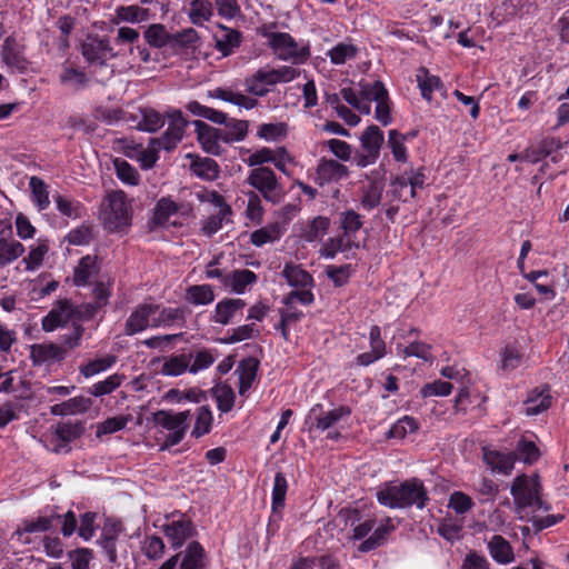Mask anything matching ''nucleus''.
I'll list each match as a JSON object with an SVG mask.
<instances>
[{
	"instance_id": "f257e3e1",
	"label": "nucleus",
	"mask_w": 569,
	"mask_h": 569,
	"mask_svg": "<svg viewBox=\"0 0 569 569\" xmlns=\"http://www.w3.org/2000/svg\"><path fill=\"white\" fill-rule=\"evenodd\" d=\"M376 497L380 505L391 509L411 506L422 509L428 500L423 483L416 478L401 483H385L377 490Z\"/></svg>"
},
{
	"instance_id": "f03ea898",
	"label": "nucleus",
	"mask_w": 569,
	"mask_h": 569,
	"mask_svg": "<svg viewBox=\"0 0 569 569\" xmlns=\"http://www.w3.org/2000/svg\"><path fill=\"white\" fill-rule=\"evenodd\" d=\"M258 33L266 39V44L279 60L300 64L310 58V48L307 43L296 41L287 32L277 31L274 23L261 26Z\"/></svg>"
},
{
	"instance_id": "7ed1b4c3",
	"label": "nucleus",
	"mask_w": 569,
	"mask_h": 569,
	"mask_svg": "<svg viewBox=\"0 0 569 569\" xmlns=\"http://www.w3.org/2000/svg\"><path fill=\"white\" fill-rule=\"evenodd\" d=\"M511 495L515 502V511L518 518L526 520L537 510L548 511L550 506L540 498V486L536 480H529L526 476H518L511 486Z\"/></svg>"
},
{
	"instance_id": "20e7f679",
	"label": "nucleus",
	"mask_w": 569,
	"mask_h": 569,
	"mask_svg": "<svg viewBox=\"0 0 569 569\" xmlns=\"http://www.w3.org/2000/svg\"><path fill=\"white\" fill-rule=\"evenodd\" d=\"M100 218L103 227L111 232H122L131 226L132 207L122 190L108 193Z\"/></svg>"
},
{
	"instance_id": "39448f33",
	"label": "nucleus",
	"mask_w": 569,
	"mask_h": 569,
	"mask_svg": "<svg viewBox=\"0 0 569 569\" xmlns=\"http://www.w3.org/2000/svg\"><path fill=\"white\" fill-rule=\"evenodd\" d=\"M189 418L190 411L158 410L152 415L153 423L168 431L160 450H167L182 441L189 427Z\"/></svg>"
},
{
	"instance_id": "423d86ee",
	"label": "nucleus",
	"mask_w": 569,
	"mask_h": 569,
	"mask_svg": "<svg viewBox=\"0 0 569 569\" xmlns=\"http://www.w3.org/2000/svg\"><path fill=\"white\" fill-rule=\"evenodd\" d=\"M246 181L268 202L276 204L283 198L282 186L278 181L273 170L269 167H258L252 169Z\"/></svg>"
},
{
	"instance_id": "0eeeda50",
	"label": "nucleus",
	"mask_w": 569,
	"mask_h": 569,
	"mask_svg": "<svg viewBox=\"0 0 569 569\" xmlns=\"http://www.w3.org/2000/svg\"><path fill=\"white\" fill-rule=\"evenodd\" d=\"M81 54L91 68H108L107 61L116 58L110 41L106 37L89 34L81 43Z\"/></svg>"
},
{
	"instance_id": "6e6552de",
	"label": "nucleus",
	"mask_w": 569,
	"mask_h": 569,
	"mask_svg": "<svg viewBox=\"0 0 569 569\" xmlns=\"http://www.w3.org/2000/svg\"><path fill=\"white\" fill-rule=\"evenodd\" d=\"M360 97L363 102L370 104L371 101L377 103L375 117L383 126L391 122L390 107H389V94L385 84L377 80L373 82L360 81Z\"/></svg>"
},
{
	"instance_id": "1a4fd4ad",
	"label": "nucleus",
	"mask_w": 569,
	"mask_h": 569,
	"mask_svg": "<svg viewBox=\"0 0 569 569\" xmlns=\"http://www.w3.org/2000/svg\"><path fill=\"white\" fill-rule=\"evenodd\" d=\"M349 415L350 410L347 407L323 411L321 405H316L311 408L307 422L311 421L310 428L326 431L333 429L341 419L347 418ZM340 436V432L336 430L328 432V438L333 440H337Z\"/></svg>"
},
{
	"instance_id": "9d476101",
	"label": "nucleus",
	"mask_w": 569,
	"mask_h": 569,
	"mask_svg": "<svg viewBox=\"0 0 569 569\" xmlns=\"http://www.w3.org/2000/svg\"><path fill=\"white\" fill-rule=\"evenodd\" d=\"M76 306H73L68 299L58 300L43 317L41 321L42 330L46 332H52L59 328H63L70 321L74 319Z\"/></svg>"
},
{
	"instance_id": "9b49d317",
	"label": "nucleus",
	"mask_w": 569,
	"mask_h": 569,
	"mask_svg": "<svg viewBox=\"0 0 569 569\" xmlns=\"http://www.w3.org/2000/svg\"><path fill=\"white\" fill-rule=\"evenodd\" d=\"M157 303H141L137 306L126 320L123 333L126 336H133L149 327L152 328V318L157 315Z\"/></svg>"
},
{
	"instance_id": "f8f14e48",
	"label": "nucleus",
	"mask_w": 569,
	"mask_h": 569,
	"mask_svg": "<svg viewBox=\"0 0 569 569\" xmlns=\"http://www.w3.org/2000/svg\"><path fill=\"white\" fill-rule=\"evenodd\" d=\"M124 120L131 122L139 131L156 132L164 126V117L150 107L138 108L136 112L128 113Z\"/></svg>"
},
{
	"instance_id": "ddd939ff",
	"label": "nucleus",
	"mask_w": 569,
	"mask_h": 569,
	"mask_svg": "<svg viewBox=\"0 0 569 569\" xmlns=\"http://www.w3.org/2000/svg\"><path fill=\"white\" fill-rule=\"evenodd\" d=\"M84 428L81 422H59L54 429L53 440L57 442L53 447L56 453H68L71 448L69 443L82 436Z\"/></svg>"
},
{
	"instance_id": "4468645a",
	"label": "nucleus",
	"mask_w": 569,
	"mask_h": 569,
	"mask_svg": "<svg viewBox=\"0 0 569 569\" xmlns=\"http://www.w3.org/2000/svg\"><path fill=\"white\" fill-rule=\"evenodd\" d=\"M59 82L66 89L77 93L89 87L90 78L84 70L64 62L59 74Z\"/></svg>"
},
{
	"instance_id": "2eb2a0df",
	"label": "nucleus",
	"mask_w": 569,
	"mask_h": 569,
	"mask_svg": "<svg viewBox=\"0 0 569 569\" xmlns=\"http://www.w3.org/2000/svg\"><path fill=\"white\" fill-rule=\"evenodd\" d=\"M162 530L174 549L180 548L186 540L196 535L192 522L183 517L163 525Z\"/></svg>"
},
{
	"instance_id": "dca6fc26",
	"label": "nucleus",
	"mask_w": 569,
	"mask_h": 569,
	"mask_svg": "<svg viewBox=\"0 0 569 569\" xmlns=\"http://www.w3.org/2000/svg\"><path fill=\"white\" fill-rule=\"evenodd\" d=\"M64 358V348L57 343H34L30 347V359L34 366L61 361Z\"/></svg>"
},
{
	"instance_id": "f3484780",
	"label": "nucleus",
	"mask_w": 569,
	"mask_h": 569,
	"mask_svg": "<svg viewBox=\"0 0 569 569\" xmlns=\"http://www.w3.org/2000/svg\"><path fill=\"white\" fill-rule=\"evenodd\" d=\"M487 550L491 559L501 566L509 565L516 559L511 543L500 535H493L487 540Z\"/></svg>"
},
{
	"instance_id": "a211bd4d",
	"label": "nucleus",
	"mask_w": 569,
	"mask_h": 569,
	"mask_svg": "<svg viewBox=\"0 0 569 569\" xmlns=\"http://www.w3.org/2000/svg\"><path fill=\"white\" fill-rule=\"evenodd\" d=\"M2 60L3 62L19 72H24L28 69V60L23 54V47L13 38L8 37L2 44Z\"/></svg>"
},
{
	"instance_id": "6ab92c4d",
	"label": "nucleus",
	"mask_w": 569,
	"mask_h": 569,
	"mask_svg": "<svg viewBox=\"0 0 569 569\" xmlns=\"http://www.w3.org/2000/svg\"><path fill=\"white\" fill-rule=\"evenodd\" d=\"M349 174L348 168L332 159H321L316 170V180L320 186L339 181Z\"/></svg>"
},
{
	"instance_id": "aec40b11",
	"label": "nucleus",
	"mask_w": 569,
	"mask_h": 569,
	"mask_svg": "<svg viewBox=\"0 0 569 569\" xmlns=\"http://www.w3.org/2000/svg\"><path fill=\"white\" fill-rule=\"evenodd\" d=\"M270 68H261L252 76L244 79L247 91L256 97H264L269 93V87L274 86Z\"/></svg>"
},
{
	"instance_id": "412c9836",
	"label": "nucleus",
	"mask_w": 569,
	"mask_h": 569,
	"mask_svg": "<svg viewBox=\"0 0 569 569\" xmlns=\"http://www.w3.org/2000/svg\"><path fill=\"white\" fill-rule=\"evenodd\" d=\"M369 337L371 350L357 357V363L360 366H369L386 355V343L381 338V330L378 326L371 327Z\"/></svg>"
},
{
	"instance_id": "4be33fe9",
	"label": "nucleus",
	"mask_w": 569,
	"mask_h": 569,
	"mask_svg": "<svg viewBox=\"0 0 569 569\" xmlns=\"http://www.w3.org/2000/svg\"><path fill=\"white\" fill-rule=\"evenodd\" d=\"M193 124L198 133V140L202 148L209 153L218 154L220 149L218 140L221 139L222 131L212 128L200 120L193 121Z\"/></svg>"
},
{
	"instance_id": "5701e85b",
	"label": "nucleus",
	"mask_w": 569,
	"mask_h": 569,
	"mask_svg": "<svg viewBox=\"0 0 569 569\" xmlns=\"http://www.w3.org/2000/svg\"><path fill=\"white\" fill-rule=\"evenodd\" d=\"M289 286L297 289H306L313 287L312 276L305 270L301 266L287 262L281 272Z\"/></svg>"
},
{
	"instance_id": "b1692460",
	"label": "nucleus",
	"mask_w": 569,
	"mask_h": 569,
	"mask_svg": "<svg viewBox=\"0 0 569 569\" xmlns=\"http://www.w3.org/2000/svg\"><path fill=\"white\" fill-rule=\"evenodd\" d=\"M483 460L492 471L509 475L515 466L516 453L483 449Z\"/></svg>"
},
{
	"instance_id": "393cba45",
	"label": "nucleus",
	"mask_w": 569,
	"mask_h": 569,
	"mask_svg": "<svg viewBox=\"0 0 569 569\" xmlns=\"http://www.w3.org/2000/svg\"><path fill=\"white\" fill-rule=\"evenodd\" d=\"M219 32L214 34L216 48L224 57L231 54L240 46L241 33L238 30L218 24Z\"/></svg>"
},
{
	"instance_id": "a878e982",
	"label": "nucleus",
	"mask_w": 569,
	"mask_h": 569,
	"mask_svg": "<svg viewBox=\"0 0 569 569\" xmlns=\"http://www.w3.org/2000/svg\"><path fill=\"white\" fill-rule=\"evenodd\" d=\"M180 569H206L207 558L203 547L198 541H192L181 553Z\"/></svg>"
},
{
	"instance_id": "bb28decb",
	"label": "nucleus",
	"mask_w": 569,
	"mask_h": 569,
	"mask_svg": "<svg viewBox=\"0 0 569 569\" xmlns=\"http://www.w3.org/2000/svg\"><path fill=\"white\" fill-rule=\"evenodd\" d=\"M209 97L230 102L246 110H251L258 106V100L241 92H234L229 89L216 88L208 92Z\"/></svg>"
},
{
	"instance_id": "cd10ccee",
	"label": "nucleus",
	"mask_w": 569,
	"mask_h": 569,
	"mask_svg": "<svg viewBox=\"0 0 569 569\" xmlns=\"http://www.w3.org/2000/svg\"><path fill=\"white\" fill-rule=\"evenodd\" d=\"M246 306L242 299H223L216 306L212 320L220 325H228Z\"/></svg>"
},
{
	"instance_id": "c85d7f7f",
	"label": "nucleus",
	"mask_w": 569,
	"mask_h": 569,
	"mask_svg": "<svg viewBox=\"0 0 569 569\" xmlns=\"http://www.w3.org/2000/svg\"><path fill=\"white\" fill-rule=\"evenodd\" d=\"M551 405V396L548 389L532 390L523 403V412L527 416H537L546 411Z\"/></svg>"
},
{
	"instance_id": "c756f323",
	"label": "nucleus",
	"mask_w": 569,
	"mask_h": 569,
	"mask_svg": "<svg viewBox=\"0 0 569 569\" xmlns=\"http://www.w3.org/2000/svg\"><path fill=\"white\" fill-rule=\"evenodd\" d=\"M178 210L179 207L172 199L162 197L156 203L150 223L152 227H164Z\"/></svg>"
},
{
	"instance_id": "7c9ffc66",
	"label": "nucleus",
	"mask_w": 569,
	"mask_h": 569,
	"mask_svg": "<svg viewBox=\"0 0 569 569\" xmlns=\"http://www.w3.org/2000/svg\"><path fill=\"white\" fill-rule=\"evenodd\" d=\"M99 271L97 257H82L74 269L73 281L78 287L86 286Z\"/></svg>"
},
{
	"instance_id": "2f4dec72",
	"label": "nucleus",
	"mask_w": 569,
	"mask_h": 569,
	"mask_svg": "<svg viewBox=\"0 0 569 569\" xmlns=\"http://www.w3.org/2000/svg\"><path fill=\"white\" fill-rule=\"evenodd\" d=\"M257 276L248 269L234 270L230 274L223 277V284L236 293L244 292L247 286L256 282Z\"/></svg>"
},
{
	"instance_id": "473e14b6",
	"label": "nucleus",
	"mask_w": 569,
	"mask_h": 569,
	"mask_svg": "<svg viewBox=\"0 0 569 569\" xmlns=\"http://www.w3.org/2000/svg\"><path fill=\"white\" fill-rule=\"evenodd\" d=\"M258 367L259 361L252 357L240 361L237 371L239 372V392L241 395L251 388L257 376Z\"/></svg>"
},
{
	"instance_id": "72a5a7b5",
	"label": "nucleus",
	"mask_w": 569,
	"mask_h": 569,
	"mask_svg": "<svg viewBox=\"0 0 569 569\" xmlns=\"http://www.w3.org/2000/svg\"><path fill=\"white\" fill-rule=\"evenodd\" d=\"M61 516L52 515L50 517H38L37 519L24 520L14 532L13 537L20 539L23 533L46 532L53 526L54 520H60Z\"/></svg>"
},
{
	"instance_id": "f704fd0d",
	"label": "nucleus",
	"mask_w": 569,
	"mask_h": 569,
	"mask_svg": "<svg viewBox=\"0 0 569 569\" xmlns=\"http://www.w3.org/2000/svg\"><path fill=\"white\" fill-rule=\"evenodd\" d=\"M416 80L421 91L422 98L427 101L431 100L433 91L440 90L442 88L440 78L431 74L425 67L418 69Z\"/></svg>"
},
{
	"instance_id": "c9c22d12",
	"label": "nucleus",
	"mask_w": 569,
	"mask_h": 569,
	"mask_svg": "<svg viewBox=\"0 0 569 569\" xmlns=\"http://www.w3.org/2000/svg\"><path fill=\"white\" fill-rule=\"evenodd\" d=\"M24 252V246L11 237L0 238V267H6L16 261Z\"/></svg>"
},
{
	"instance_id": "e433bc0d",
	"label": "nucleus",
	"mask_w": 569,
	"mask_h": 569,
	"mask_svg": "<svg viewBox=\"0 0 569 569\" xmlns=\"http://www.w3.org/2000/svg\"><path fill=\"white\" fill-rule=\"evenodd\" d=\"M232 211L230 207H222V209L210 210V214L202 221V232L207 237H211L217 233L229 220Z\"/></svg>"
},
{
	"instance_id": "4c0bfd02",
	"label": "nucleus",
	"mask_w": 569,
	"mask_h": 569,
	"mask_svg": "<svg viewBox=\"0 0 569 569\" xmlns=\"http://www.w3.org/2000/svg\"><path fill=\"white\" fill-rule=\"evenodd\" d=\"M362 151L379 157L383 133L377 126H369L360 137Z\"/></svg>"
},
{
	"instance_id": "58836bf2",
	"label": "nucleus",
	"mask_w": 569,
	"mask_h": 569,
	"mask_svg": "<svg viewBox=\"0 0 569 569\" xmlns=\"http://www.w3.org/2000/svg\"><path fill=\"white\" fill-rule=\"evenodd\" d=\"M49 250V241L39 239L37 244L30 247L28 254L22 259L24 269L27 271H34L39 269Z\"/></svg>"
},
{
	"instance_id": "ea45409f",
	"label": "nucleus",
	"mask_w": 569,
	"mask_h": 569,
	"mask_svg": "<svg viewBox=\"0 0 569 569\" xmlns=\"http://www.w3.org/2000/svg\"><path fill=\"white\" fill-rule=\"evenodd\" d=\"M282 234L281 226L278 222L269 223L250 234V241L256 247H262L280 239Z\"/></svg>"
},
{
	"instance_id": "a19ab883",
	"label": "nucleus",
	"mask_w": 569,
	"mask_h": 569,
	"mask_svg": "<svg viewBox=\"0 0 569 569\" xmlns=\"http://www.w3.org/2000/svg\"><path fill=\"white\" fill-rule=\"evenodd\" d=\"M560 147L559 142L555 139L542 140L538 146L527 148L521 156V159L531 163H536L541 159L548 157L553 150Z\"/></svg>"
},
{
	"instance_id": "79ce46f5",
	"label": "nucleus",
	"mask_w": 569,
	"mask_h": 569,
	"mask_svg": "<svg viewBox=\"0 0 569 569\" xmlns=\"http://www.w3.org/2000/svg\"><path fill=\"white\" fill-rule=\"evenodd\" d=\"M190 168L197 177L208 181L219 177V167L211 158L194 157Z\"/></svg>"
},
{
	"instance_id": "37998d69",
	"label": "nucleus",
	"mask_w": 569,
	"mask_h": 569,
	"mask_svg": "<svg viewBox=\"0 0 569 569\" xmlns=\"http://www.w3.org/2000/svg\"><path fill=\"white\" fill-rule=\"evenodd\" d=\"M395 530V526L393 523L391 522L390 519H387L386 522L381 526H379L378 528H376V530L372 532V535L367 538L366 540H363L360 546H359V551L361 552H368V551H371L373 549H376L377 547L381 546L387 536Z\"/></svg>"
},
{
	"instance_id": "c03bdc74",
	"label": "nucleus",
	"mask_w": 569,
	"mask_h": 569,
	"mask_svg": "<svg viewBox=\"0 0 569 569\" xmlns=\"http://www.w3.org/2000/svg\"><path fill=\"white\" fill-rule=\"evenodd\" d=\"M213 14L212 3L209 0H192L188 17L196 26H203Z\"/></svg>"
},
{
	"instance_id": "a18cd8bd",
	"label": "nucleus",
	"mask_w": 569,
	"mask_h": 569,
	"mask_svg": "<svg viewBox=\"0 0 569 569\" xmlns=\"http://www.w3.org/2000/svg\"><path fill=\"white\" fill-rule=\"evenodd\" d=\"M186 300L191 305L206 306L214 300V293L210 284H194L187 289Z\"/></svg>"
},
{
	"instance_id": "49530a36",
	"label": "nucleus",
	"mask_w": 569,
	"mask_h": 569,
	"mask_svg": "<svg viewBox=\"0 0 569 569\" xmlns=\"http://www.w3.org/2000/svg\"><path fill=\"white\" fill-rule=\"evenodd\" d=\"M397 355L402 359H407L408 357H416L425 361L432 360L431 346L421 341L411 342L406 347L398 345Z\"/></svg>"
},
{
	"instance_id": "de8ad7c7",
	"label": "nucleus",
	"mask_w": 569,
	"mask_h": 569,
	"mask_svg": "<svg viewBox=\"0 0 569 569\" xmlns=\"http://www.w3.org/2000/svg\"><path fill=\"white\" fill-rule=\"evenodd\" d=\"M147 10L139 6H120L116 9L114 22L138 23L147 20Z\"/></svg>"
},
{
	"instance_id": "09e8293b",
	"label": "nucleus",
	"mask_w": 569,
	"mask_h": 569,
	"mask_svg": "<svg viewBox=\"0 0 569 569\" xmlns=\"http://www.w3.org/2000/svg\"><path fill=\"white\" fill-rule=\"evenodd\" d=\"M116 362H117L116 356L107 355L102 358L93 359V360L89 361L88 363L80 366L79 371L83 377L90 378L92 376H96L100 372L108 370Z\"/></svg>"
},
{
	"instance_id": "8fccbe9b",
	"label": "nucleus",
	"mask_w": 569,
	"mask_h": 569,
	"mask_svg": "<svg viewBox=\"0 0 569 569\" xmlns=\"http://www.w3.org/2000/svg\"><path fill=\"white\" fill-rule=\"evenodd\" d=\"M191 355L171 356L164 360L161 372L166 376H180L190 367Z\"/></svg>"
},
{
	"instance_id": "3c124183",
	"label": "nucleus",
	"mask_w": 569,
	"mask_h": 569,
	"mask_svg": "<svg viewBox=\"0 0 569 569\" xmlns=\"http://www.w3.org/2000/svg\"><path fill=\"white\" fill-rule=\"evenodd\" d=\"M32 199L40 211L47 209L50 204L48 186L41 178L31 177L29 181Z\"/></svg>"
},
{
	"instance_id": "603ef678",
	"label": "nucleus",
	"mask_w": 569,
	"mask_h": 569,
	"mask_svg": "<svg viewBox=\"0 0 569 569\" xmlns=\"http://www.w3.org/2000/svg\"><path fill=\"white\" fill-rule=\"evenodd\" d=\"M228 131L222 132L221 140L227 143L241 141L248 132V121L239 119H228L224 123Z\"/></svg>"
},
{
	"instance_id": "864d4df0",
	"label": "nucleus",
	"mask_w": 569,
	"mask_h": 569,
	"mask_svg": "<svg viewBox=\"0 0 569 569\" xmlns=\"http://www.w3.org/2000/svg\"><path fill=\"white\" fill-rule=\"evenodd\" d=\"M409 182L410 181L407 171H405L402 174L398 176L392 180L391 194L393 199L407 202L408 200L413 199L416 197Z\"/></svg>"
},
{
	"instance_id": "5fc2aeb1",
	"label": "nucleus",
	"mask_w": 569,
	"mask_h": 569,
	"mask_svg": "<svg viewBox=\"0 0 569 569\" xmlns=\"http://www.w3.org/2000/svg\"><path fill=\"white\" fill-rule=\"evenodd\" d=\"M183 320V310L181 308H160L158 305L157 315L152 318V328L170 326Z\"/></svg>"
},
{
	"instance_id": "6e6d98bb",
	"label": "nucleus",
	"mask_w": 569,
	"mask_h": 569,
	"mask_svg": "<svg viewBox=\"0 0 569 569\" xmlns=\"http://www.w3.org/2000/svg\"><path fill=\"white\" fill-rule=\"evenodd\" d=\"M329 219L325 217H316L310 221V223L306 227L302 232V239L307 242H313L320 238H322L328 228H329Z\"/></svg>"
},
{
	"instance_id": "4d7b16f0",
	"label": "nucleus",
	"mask_w": 569,
	"mask_h": 569,
	"mask_svg": "<svg viewBox=\"0 0 569 569\" xmlns=\"http://www.w3.org/2000/svg\"><path fill=\"white\" fill-rule=\"evenodd\" d=\"M144 39L151 47L162 48L171 42V34L167 32L164 26L156 23L148 27Z\"/></svg>"
},
{
	"instance_id": "13d9d810",
	"label": "nucleus",
	"mask_w": 569,
	"mask_h": 569,
	"mask_svg": "<svg viewBox=\"0 0 569 569\" xmlns=\"http://www.w3.org/2000/svg\"><path fill=\"white\" fill-rule=\"evenodd\" d=\"M130 419V416H116L99 422L96 429L97 438H101L102 436L111 435L124 429Z\"/></svg>"
},
{
	"instance_id": "bf43d9fd",
	"label": "nucleus",
	"mask_w": 569,
	"mask_h": 569,
	"mask_svg": "<svg viewBox=\"0 0 569 569\" xmlns=\"http://www.w3.org/2000/svg\"><path fill=\"white\" fill-rule=\"evenodd\" d=\"M124 380L123 375L113 373L106 378L102 381H99L94 383L90 389L89 392L94 397H101L104 395H109L112 391H114L117 388L121 386V383Z\"/></svg>"
},
{
	"instance_id": "052dcab7",
	"label": "nucleus",
	"mask_w": 569,
	"mask_h": 569,
	"mask_svg": "<svg viewBox=\"0 0 569 569\" xmlns=\"http://www.w3.org/2000/svg\"><path fill=\"white\" fill-rule=\"evenodd\" d=\"M407 137L405 134H401L397 130H390L389 137H388V147L391 150V153L396 161L398 162H406L408 154H407V148L405 146Z\"/></svg>"
},
{
	"instance_id": "680f3d73",
	"label": "nucleus",
	"mask_w": 569,
	"mask_h": 569,
	"mask_svg": "<svg viewBox=\"0 0 569 569\" xmlns=\"http://www.w3.org/2000/svg\"><path fill=\"white\" fill-rule=\"evenodd\" d=\"M288 490V482L282 472H278L274 476L273 488H272V510L278 511L283 508L284 499Z\"/></svg>"
},
{
	"instance_id": "e2e57ef3",
	"label": "nucleus",
	"mask_w": 569,
	"mask_h": 569,
	"mask_svg": "<svg viewBox=\"0 0 569 569\" xmlns=\"http://www.w3.org/2000/svg\"><path fill=\"white\" fill-rule=\"evenodd\" d=\"M358 52V49L346 42L336 44L329 50L328 56L333 64H343L347 60L353 59Z\"/></svg>"
},
{
	"instance_id": "0e129e2a",
	"label": "nucleus",
	"mask_w": 569,
	"mask_h": 569,
	"mask_svg": "<svg viewBox=\"0 0 569 569\" xmlns=\"http://www.w3.org/2000/svg\"><path fill=\"white\" fill-rule=\"evenodd\" d=\"M340 226L343 230L342 237L349 238L362 227L361 216L353 210L345 211L340 213Z\"/></svg>"
},
{
	"instance_id": "69168bd1",
	"label": "nucleus",
	"mask_w": 569,
	"mask_h": 569,
	"mask_svg": "<svg viewBox=\"0 0 569 569\" xmlns=\"http://www.w3.org/2000/svg\"><path fill=\"white\" fill-rule=\"evenodd\" d=\"M212 413L207 406H202L198 409L197 419L194 423V428L192 430V436L196 438H200L210 432L212 425Z\"/></svg>"
},
{
	"instance_id": "338daca9",
	"label": "nucleus",
	"mask_w": 569,
	"mask_h": 569,
	"mask_svg": "<svg viewBox=\"0 0 569 569\" xmlns=\"http://www.w3.org/2000/svg\"><path fill=\"white\" fill-rule=\"evenodd\" d=\"M118 178L130 186L139 183L140 176L138 171L126 160L117 158L113 161Z\"/></svg>"
},
{
	"instance_id": "774afa93",
	"label": "nucleus",
	"mask_w": 569,
	"mask_h": 569,
	"mask_svg": "<svg viewBox=\"0 0 569 569\" xmlns=\"http://www.w3.org/2000/svg\"><path fill=\"white\" fill-rule=\"evenodd\" d=\"M167 117L169 118V126L166 131L169 133V136H173V138H177L181 141L188 121L183 118V114L180 110L169 111L167 112Z\"/></svg>"
}]
</instances>
